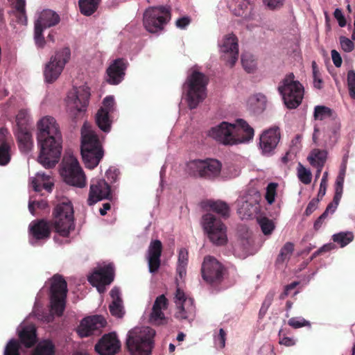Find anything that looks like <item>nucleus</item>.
Instances as JSON below:
<instances>
[{"label": "nucleus", "instance_id": "nucleus-1", "mask_svg": "<svg viewBox=\"0 0 355 355\" xmlns=\"http://www.w3.org/2000/svg\"><path fill=\"white\" fill-rule=\"evenodd\" d=\"M37 141L40 146L39 162L46 168H51L59 162L62 150V135L55 119L43 117L37 123Z\"/></svg>", "mask_w": 355, "mask_h": 355}, {"label": "nucleus", "instance_id": "nucleus-2", "mask_svg": "<svg viewBox=\"0 0 355 355\" xmlns=\"http://www.w3.org/2000/svg\"><path fill=\"white\" fill-rule=\"evenodd\" d=\"M81 155L85 166L90 169L96 167L104 155L98 136L86 123L81 130Z\"/></svg>", "mask_w": 355, "mask_h": 355}, {"label": "nucleus", "instance_id": "nucleus-3", "mask_svg": "<svg viewBox=\"0 0 355 355\" xmlns=\"http://www.w3.org/2000/svg\"><path fill=\"white\" fill-rule=\"evenodd\" d=\"M155 331L150 327H135L130 330L126 347L131 355H150L154 346Z\"/></svg>", "mask_w": 355, "mask_h": 355}, {"label": "nucleus", "instance_id": "nucleus-4", "mask_svg": "<svg viewBox=\"0 0 355 355\" xmlns=\"http://www.w3.org/2000/svg\"><path fill=\"white\" fill-rule=\"evenodd\" d=\"M51 224L55 232L60 236L68 237L75 228L73 208L71 202L65 200L58 203L53 209Z\"/></svg>", "mask_w": 355, "mask_h": 355}, {"label": "nucleus", "instance_id": "nucleus-5", "mask_svg": "<svg viewBox=\"0 0 355 355\" xmlns=\"http://www.w3.org/2000/svg\"><path fill=\"white\" fill-rule=\"evenodd\" d=\"M222 164L216 159H193L186 164L185 172L189 176L213 181L221 173Z\"/></svg>", "mask_w": 355, "mask_h": 355}, {"label": "nucleus", "instance_id": "nucleus-6", "mask_svg": "<svg viewBox=\"0 0 355 355\" xmlns=\"http://www.w3.org/2000/svg\"><path fill=\"white\" fill-rule=\"evenodd\" d=\"M71 58V51L63 47L56 51L44 64V80L47 84L55 83L62 74L66 64Z\"/></svg>", "mask_w": 355, "mask_h": 355}, {"label": "nucleus", "instance_id": "nucleus-7", "mask_svg": "<svg viewBox=\"0 0 355 355\" xmlns=\"http://www.w3.org/2000/svg\"><path fill=\"white\" fill-rule=\"evenodd\" d=\"M50 282L51 308L57 315L61 316L66 305L67 283L63 276L59 274L54 275L51 278Z\"/></svg>", "mask_w": 355, "mask_h": 355}, {"label": "nucleus", "instance_id": "nucleus-8", "mask_svg": "<svg viewBox=\"0 0 355 355\" xmlns=\"http://www.w3.org/2000/svg\"><path fill=\"white\" fill-rule=\"evenodd\" d=\"M202 225L208 239L214 245L222 246L227 243V227L214 214H205Z\"/></svg>", "mask_w": 355, "mask_h": 355}, {"label": "nucleus", "instance_id": "nucleus-9", "mask_svg": "<svg viewBox=\"0 0 355 355\" xmlns=\"http://www.w3.org/2000/svg\"><path fill=\"white\" fill-rule=\"evenodd\" d=\"M203 281L211 287H218L223 281L226 268L214 257L205 256L200 269Z\"/></svg>", "mask_w": 355, "mask_h": 355}, {"label": "nucleus", "instance_id": "nucleus-10", "mask_svg": "<svg viewBox=\"0 0 355 355\" xmlns=\"http://www.w3.org/2000/svg\"><path fill=\"white\" fill-rule=\"evenodd\" d=\"M170 19L171 10L168 7L149 8L144 14V26L149 33H157L164 29Z\"/></svg>", "mask_w": 355, "mask_h": 355}, {"label": "nucleus", "instance_id": "nucleus-11", "mask_svg": "<svg viewBox=\"0 0 355 355\" xmlns=\"http://www.w3.org/2000/svg\"><path fill=\"white\" fill-rule=\"evenodd\" d=\"M61 175L64 181L71 186L83 188L86 185L85 175L78 160L70 157L63 163Z\"/></svg>", "mask_w": 355, "mask_h": 355}, {"label": "nucleus", "instance_id": "nucleus-12", "mask_svg": "<svg viewBox=\"0 0 355 355\" xmlns=\"http://www.w3.org/2000/svg\"><path fill=\"white\" fill-rule=\"evenodd\" d=\"M218 46L222 58L230 67H233L239 57L237 37L234 34H227L220 40Z\"/></svg>", "mask_w": 355, "mask_h": 355}, {"label": "nucleus", "instance_id": "nucleus-13", "mask_svg": "<svg viewBox=\"0 0 355 355\" xmlns=\"http://www.w3.org/2000/svg\"><path fill=\"white\" fill-rule=\"evenodd\" d=\"M281 138L279 127L275 126L265 131L260 136L259 148L265 156H271L274 154Z\"/></svg>", "mask_w": 355, "mask_h": 355}, {"label": "nucleus", "instance_id": "nucleus-14", "mask_svg": "<svg viewBox=\"0 0 355 355\" xmlns=\"http://www.w3.org/2000/svg\"><path fill=\"white\" fill-rule=\"evenodd\" d=\"M51 221L44 218L33 220L28 226L30 242L34 244V242L49 239L51 234Z\"/></svg>", "mask_w": 355, "mask_h": 355}, {"label": "nucleus", "instance_id": "nucleus-15", "mask_svg": "<svg viewBox=\"0 0 355 355\" xmlns=\"http://www.w3.org/2000/svg\"><path fill=\"white\" fill-rule=\"evenodd\" d=\"M121 342L115 332L104 334L94 346L99 355H115L121 349Z\"/></svg>", "mask_w": 355, "mask_h": 355}, {"label": "nucleus", "instance_id": "nucleus-16", "mask_svg": "<svg viewBox=\"0 0 355 355\" xmlns=\"http://www.w3.org/2000/svg\"><path fill=\"white\" fill-rule=\"evenodd\" d=\"M112 197L110 184L103 179L92 180L90 184L87 204L92 206L98 201Z\"/></svg>", "mask_w": 355, "mask_h": 355}, {"label": "nucleus", "instance_id": "nucleus-17", "mask_svg": "<svg viewBox=\"0 0 355 355\" xmlns=\"http://www.w3.org/2000/svg\"><path fill=\"white\" fill-rule=\"evenodd\" d=\"M106 324L105 320L101 315H93L83 318L77 328V333L80 338H85L94 334Z\"/></svg>", "mask_w": 355, "mask_h": 355}, {"label": "nucleus", "instance_id": "nucleus-18", "mask_svg": "<svg viewBox=\"0 0 355 355\" xmlns=\"http://www.w3.org/2000/svg\"><path fill=\"white\" fill-rule=\"evenodd\" d=\"M114 280V268L109 264L95 270L88 277L89 283L96 286L99 292L104 289L105 285L110 284Z\"/></svg>", "mask_w": 355, "mask_h": 355}, {"label": "nucleus", "instance_id": "nucleus-19", "mask_svg": "<svg viewBox=\"0 0 355 355\" xmlns=\"http://www.w3.org/2000/svg\"><path fill=\"white\" fill-rule=\"evenodd\" d=\"M128 62L123 58L113 60L107 69L106 81L112 85H117L124 78Z\"/></svg>", "mask_w": 355, "mask_h": 355}, {"label": "nucleus", "instance_id": "nucleus-20", "mask_svg": "<svg viewBox=\"0 0 355 355\" xmlns=\"http://www.w3.org/2000/svg\"><path fill=\"white\" fill-rule=\"evenodd\" d=\"M234 126L227 122H222L209 131V136L224 145H234L233 133Z\"/></svg>", "mask_w": 355, "mask_h": 355}, {"label": "nucleus", "instance_id": "nucleus-21", "mask_svg": "<svg viewBox=\"0 0 355 355\" xmlns=\"http://www.w3.org/2000/svg\"><path fill=\"white\" fill-rule=\"evenodd\" d=\"M233 125L234 126V131H232L234 145L246 143L253 139L254 129L245 120L239 119Z\"/></svg>", "mask_w": 355, "mask_h": 355}, {"label": "nucleus", "instance_id": "nucleus-22", "mask_svg": "<svg viewBox=\"0 0 355 355\" xmlns=\"http://www.w3.org/2000/svg\"><path fill=\"white\" fill-rule=\"evenodd\" d=\"M89 96V90H71L67 97V106L82 112L87 106Z\"/></svg>", "mask_w": 355, "mask_h": 355}, {"label": "nucleus", "instance_id": "nucleus-23", "mask_svg": "<svg viewBox=\"0 0 355 355\" xmlns=\"http://www.w3.org/2000/svg\"><path fill=\"white\" fill-rule=\"evenodd\" d=\"M162 252V242L159 240L152 241L148 250V268L151 273L156 272L160 267Z\"/></svg>", "mask_w": 355, "mask_h": 355}, {"label": "nucleus", "instance_id": "nucleus-24", "mask_svg": "<svg viewBox=\"0 0 355 355\" xmlns=\"http://www.w3.org/2000/svg\"><path fill=\"white\" fill-rule=\"evenodd\" d=\"M168 300L164 295H160L156 297L150 315V321L153 324H162L166 318L162 310L167 309Z\"/></svg>", "mask_w": 355, "mask_h": 355}, {"label": "nucleus", "instance_id": "nucleus-25", "mask_svg": "<svg viewBox=\"0 0 355 355\" xmlns=\"http://www.w3.org/2000/svg\"><path fill=\"white\" fill-rule=\"evenodd\" d=\"M12 139L6 128H0V165H7L11 159Z\"/></svg>", "mask_w": 355, "mask_h": 355}, {"label": "nucleus", "instance_id": "nucleus-26", "mask_svg": "<svg viewBox=\"0 0 355 355\" xmlns=\"http://www.w3.org/2000/svg\"><path fill=\"white\" fill-rule=\"evenodd\" d=\"M196 316V307L193 300H187L184 302L176 305L175 318L180 321L193 320Z\"/></svg>", "mask_w": 355, "mask_h": 355}, {"label": "nucleus", "instance_id": "nucleus-27", "mask_svg": "<svg viewBox=\"0 0 355 355\" xmlns=\"http://www.w3.org/2000/svg\"><path fill=\"white\" fill-rule=\"evenodd\" d=\"M60 21L59 15L51 10H44L42 11L37 19L35 21V26L46 29L54 26Z\"/></svg>", "mask_w": 355, "mask_h": 355}, {"label": "nucleus", "instance_id": "nucleus-28", "mask_svg": "<svg viewBox=\"0 0 355 355\" xmlns=\"http://www.w3.org/2000/svg\"><path fill=\"white\" fill-rule=\"evenodd\" d=\"M288 109H295L302 103L304 90H279Z\"/></svg>", "mask_w": 355, "mask_h": 355}, {"label": "nucleus", "instance_id": "nucleus-29", "mask_svg": "<svg viewBox=\"0 0 355 355\" xmlns=\"http://www.w3.org/2000/svg\"><path fill=\"white\" fill-rule=\"evenodd\" d=\"M15 134L20 151L24 153H29L33 145L30 129L15 130Z\"/></svg>", "mask_w": 355, "mask_h": 355}, {"label": "nucleus", "instance_id": "nucleus-30", "mask_svg": "<svg viewBox=\"0 0 355 355\" xmlns=\"http://www.w3.org/2000/svg\"><path fill=\"white\" fill-rule=\"evenodd\" d=\"M208 78L203 73L193 71L187 78L185 85L187 89H206Z\"/></svg>", "mask_w": 355, "mask_h": 355}, {"label": "nucleus", "instance_id": "nucleus-31", "mask_svg": "<svg viewBox=\"0 0 355 355\" xmlns=\"http://www.w3.org/2000/svg\"><path fill=\"white\" fill-rule=\"evenodd\" d=\"M248 109L254 114H261L266 109V98L261 94L250 96L247 102Z\"/></svg>", "mask_w": 355, "mask_h": 355}, {"label": "nucleus", "instance_id": "nucleus-32", "mask_svg": "<svg viewBox=\"0 0 355 355\" xmlns=\"http://www.w3.org/2000/svg\"><path fill=\"white\" fill-rule=\"evenodd\" d=\"M19 338L21 344L26 347H33L37 342L36 329L33 326L24 327L19 334Z\"/></svg>", "mask_w": 355, "mask_h": 355}, {"label": "nucleus", "instance_id": "nucleus-33", "mask_svg": "<svg viewBox=\"0 0 355 355\" xmlns=\"http://www.w3.org/2000/svg\"><path fill=\"white\" fill-rule=\"evenodd\" d=\"M190 109L196 108L207 96L206 90H187L184 94Z\"/></svg>", "mask_w": 355, "mask_h": 355}, {"label": "nucleus", "instance_id": "nucleus-34", "mask_svg": "<svg viewBox=\"0 0 355 355\" xmlns=\"http://www.w3.org/2000/svg\"><path fill=\"white\" fill-rule=\"evenodd\" d=\"M96 123L98 127L104 132H109L111 130L112 121L110 119V114L99 109L96 114Z\"/></svg>", "mask_w": 355, "mask_h": 355}, {"label": "nucleus", "instance_id": "nucleus-35", "mask_svg": "<svg viewBox=\"0 0 355 355\" xmlns=\"http://www.w3.org/2000/svg\"><path fill=\"white\" fill-rule=\"evenodd\" d=\"M326 159L327 152L320 149H313L308 157V160L311 165L316 168H322Z\"/></svg>", "mask_w": 355, "mask_h": 355}, {"label": "nucleus", "instance_id": "nucleus-36", "mask_svg": "<svg viewBox=\"0 0 355 355\" xmlns=\"http://www.w3.org/2000/svg\"><path fill=\"white\" fill-rule=\"evenodd\" d=\"M101 0H79L80 12L85 16H90L94 13Z\"/></svg>", "mask_w": 355, "mask_h": 355}, {"label": "nucleus", "instance_id": "nucleus-37", "mask_svg": "<svg viewBox=\"0 0 355 355\" xmlns=\"http://www.w3.org/2000/svg\"><path fill=\"white\" fill-rule=\"evenodd\" d=\"M251 9L252 6L248 0H236L233 12L235 15L245 18L250 14Z\"/></svg>", "mask_w": 355, "mask_h": 355}, {"label": "nucleus", "instance_id": "nucleus-38", "mask_svg": "<svg viewBox=\"0 0 355 355\" xmlns=\"http://www.w3.org/2000/svg\"><path fill=\"white\" fill-rule=\"evenodd\" d=\"M209 207L214 211L219 214L224 218H227L230 216V207L228 205L223 201H211Z\"/></svg>", "mask_w": 355, "mask_h": 355}, {"label": "nucleus", "instance_id": "nucleus-39", "mask_svg": "<svg viewBox=\"0 0 355 355\" xmlns=\"http://www.w3.org/2000/svg\"><path fill=\"white\" fill-rule=\"evenodd\" d=\"M277 89H304L302 84L295 79L293 73L287 74Z\"/></svg>", "mask_w": 355, "mask_h": 355}, {"label": "nucleus", "instance_id": "nucleus-40", "mask_svg": "<svg viewBox=\"0 0 355 355\" xmlns=\"http://www.w3.org/2000/svg\"><path fill=\"white\" fill-rule=\"evenodd\" d=\"M13 3L17 12V21L22 25H26L27 21L25 10L26 0H15Z\"/></svg>", "mask_w": 355, "mask_h": 355}, {"label": "nucleus", "instance_id": "nucleus-41", "mask_svg": "<svg viewBox=\"0 0 355 355\" xmlns=\"http://www.w3.org/2000/svg\"><path fill=\"white\" fill-rule=\"evenodd\" d=\"M332 239L334 242L337 243L341 248H343L353 241L354 234L352 232H341L334 234Z\"/></svg>", "mask_w": 355, "mask_h": 355}, {"label": "nucleus", "instance_id": "nucleus-42", "mask_svg": "<svg viewBox=\"0 0 355 355\" xmlns=\"http://www.w3.org/2000/svg\"><path fill=\"white\" fill-rule=\"evenodd\" d=\"M293 250V243L291 242L286 243L280 250V252L276 259V263L278 264L283 263L285 261L289 259Z\"/></svg>", "mask_w": 355, "mask_h": 355}, {"label": "nucleus", "instance_id": "nucleus-43", "mask_svg": "<svg viewBox=\"0 0 355 355\" xmlns=\"http://www.w3.org/2000/svg\"><path fill=\"white\" fill-rule=\"evenodd\" d=\"M333 110L324 105H316L314 108L313 117L315 120L322 121L333 114Z\"/></svg>", "mask_w": 355, "mask_h": 355}, {"label": "nucleus", "instance_id": "nucleus-44", "mask_svg": "<svg viewBox=\"0 0 355 355\" xmlns=\"http://www.w3.org/2000/svg\"><path fill=\"white\" fill-rule=\"evenodd\" d=\"M16 130L30 129L28 115L26 110H20L16 116Z\"/></svg>", "mask_w": 355, "mask_h": 355}, {"label": "nucleus", "instance_id": "nucleus-45", "mask_svg": "<svg viewBox=\"0 0 355 355\" xmlns=\"http://www.w3.org/2000/svg\"><path fill=\"white\" fill-rule=\"evenodd\" d=\"M297 178L304 184H309L311 182L312 174L310 170L306 168L300 162L297 165Z\"/></svg>", "mask_w": 355, "mask_h": 355}, {"label": "nucleus", "instance_id": "nucleus-46", "mask_svg": "<svg viewBox=\"0 0 355 355\" xmlns=\"http://www.w3.org/2000/svg\"><path fill=\"white\" fill-rule=\"evenodd\" d=\"M258 223L261 227L262 232L265 235L271 234L275 229V224L272 220L266 217L259 218L258 220Z\"/></svg>", "mask_w": 355, "mask_h": 355}, {"label": "nucleus", "instance_id": "nucleus-47", "mask_svg": "<svg viewBox=\"0 0 355 355\" xmlns=\"http://www.w3.org/2000/svg\"><path fill=\"white\" fill-rule=\"evenodd\" d=\"M241 63L244 69L250 73L256 67V62L253 56L248 53H244L241 56Z\"/></svg>", "mask_w": 355, "mask_h": 355}, {"label": "nucleus", "instance_id": "nucleus-48", "mask_svg": "<svg viewBox=\"0 0 355 355\" xmlns=\"http://www.w3.org/2000/svg\"><path fill=\"white\" fill-rule=\"evenodd\" d=\"M20 345L15 339H11L6 345L3 355H20Z\"/></svg>", "mask_w": 355, "mask_h": 355}, {"label": "nucleus", "instance_id": "nucleus-49", "mask_svg": "<svg viewBox=\"0 0 355 355\" xmlns=\"http://www.w3.org/2000/svg\"><path fill=\"white\" fill-rule=\"evenodd\" d=\"M109 309L112 315L119 318H123L125 314L123 302H112L109 306Z\"/></svg>", "mask_w": 355, "mask_h": 355}, {"label": "nucleus", "instance_id": "nucleus-50", "mask_svg": "<svg viewBox=\"0 0 355 355\" xmlns=\"http://www.w3.org/2000/svg\"><path fill=\"white\" fill-rule=\"evenodd\" d=\"M277 187L278 184L275 182L269 183L266 187L265 198L269 205L275 202Z\"/></svg>", "mask_w": 355, "mask_h": 355}, {"label": "nucleus", "instance_id": "nucleus-51", "mask_svg": "<svg viewBox=\"0 0 355 355\" xmlns=\"http://www.w3.org/2000/svg\"><path fill=\"white\" fill-rule=\"evenodd\" d=\"M288 324L293 329L311 327V322L302 317H293L288 320Z\"/></svg>", "mask_w": 355, "mask_h": 355}, {"label": "nucleus", "instance_id": "nucleus-52", "mask_svg": "<svg viewBox=\"0 0 355 355\" xmlns=\"http://www.w3.org/2000/svg\"><path fill=\"white\" fill-rule=\"evenodd\" d=\"M345 177H342V175H338L335 184V194L334 196V199L335 202H340L343 191V184H344Z\"/></svg>", "mask_w": 355, "mask_h": 355}, {"label": "nucleus", "instance_id": "nucleus-53", "mask_svg": "<svg viewBox=\"0 0 355 355\" xmlns=\"http://www.w3.org/2000/svg\"><path fill=\"white\" fill-rule=\"evenodd\" d=\"M103 109L104 112L109 114H112L115 110V101L113 96H106L103 101V105L100 107Z\"/></svg>", "mask_w": 355, "mask_h": 355}, {"label": "nucleus", "instance_id": "nucleus-54", "mask_svg": "<svg viewBox=\"0 0 355 355\" xmlns=\"http://www.w3.org/2000/svg\"><path fill=\"white\" fill-rule=\"evenodd\" d=\"M44 29L35 26L34 40L38 48H43L45 45V39L43 36Z\"/></svg>", "mask_w": 355, "mask_h": 355}, {"label": "nucleus", "instance_id": "nucleus-55", "mask_svg": "<svg viewBox=\"0 0 355 355\" xmlns=\"http://www.w3.org/2000/svg\"><path fill=\"white\" fill-rule=\"evenodd\" d=\"M339 40L340 46L344 51L349 53L353 51L354 44L351 40L345 36H340Z\"/></svg>", "mask_w": 355, "mask_h": 355}, {"label": "nucleus", "instance_id": "nucleus-56", "mask_svg": "<svg viewBox=\"0 0 355 355\" xmlns=\"http://www.w3.org/2000/svg\"><path fill=\"white\" fill-rule=\"evenodd\" d=\"M53 346L48 344L37 348L32 355H53Z\"/></svg>", "mask_w": 355, "mask_h": 355}, {"label": "nucleus", "instance_id": "nucleus-57", "mask_svg": "<svg viewBox=\"0 0 355 355\" xmlns=\"http://www.w3.org/2000/svg\"><path fill=\"white\" fill-rule=\"evenodd\" d=\"M264 5L270 10H278L284 4V0H263Z\"/></svg>", "mask_w": 355, "mask_h": 355}, {"label": "nucleus", "instance_id": "nucleus-58", "mask_svg": "<svg viewBox=\"0 0 355 355\" xmlns=\"http://www.w3.org/2000/svg\"><path fill=\"white\" fill-rule=\"evenodd\" d=\"M187 300H193L190 297H187L185 293L180 288H178L176 290L175 295V305H179L183 302H184Z\"/></svg>", "mask_w": 355, "mask_h": 355}, {"label": "nucleus", "instance_id": "nucleus-59", "mask_svg": "<svg viewBox=\"0 0 355 355\" xmlns=\"http://www.w3.org/2000/svg\"><path fill=\"white\" fill-rule=\"evenodd\" d=\"M338 204L339 202H335L334 199H333V201L327 205L325 211L320 215V216L325 220L327 218L329 213L333 214L335 212Z\"/></svg>", "mask_w": 355, "mask_h": 355}, {"label": "nucleus", "instance_id": "nucleus-60", "mask_svg": "<svg viewBox=\"0 0 355 355\" xmlns=\"http://www.w3.org/2000/svg\"><path fill=\"white\" fill-rule=\"evenodd\" d=\"M320 198H313L308 204L304 214L306 216L311 215L318 207Z\"/></svg>", "mask_w": 355, "mask_h": 355}, {"label": "nucleus", "instance_id": "nucleus-61", "mask_svg": "<svg viewBox=\"0 0 355 355\" xmlns=\"http://www.w3.org/2000/svg\"><path fill=\"white\" fill-rule=\"evenodd\" d=\"M334 16L338 22V24L340 27H344L346 26V20L345 17L343 14V12L340 9L336 8L334 10Z\"/></svg>", "mask_w": 355, "mask_h": 355}, {"label": "nucleus", "instance_id": "nucleus-62", "mask_svg": "<svg viewBox=\"0 0 355 355\" xmlns=\"http://www.w3.org/2000/svg\"><path fill=\"white\" fill-rule=\"evenodd\" d=\"M188 251L186 248H182L179 251L178 254V264L187 265L188 264Z\"/></svg>", "mask_w": 355, "mask_h": 355}, {"label": "nucleus", "instance_id": "nucleus-63", "mask_svg": "<svg viewBox=\"0 0 355 355\" xmlns=\"http://www.w3.org/2000/svg\"><path fill=\"white\" fill-rule=\"evenodd\" d=\"M226 333L223 329H220L218 335L215 338L216 343H218L220 348L225 346Z\"/></svg>", "mask_w": 355, "mask_h": 355}, {"label": "nucleus", "instance_id": "nucleus-64", "mask_svg": "<svg viewBox=\"0 0 355 355\" xmlns=\"http://www.w3.org/2000/svg\"><path fill=\"white\" fill-rule=\"evenodd\" d=\"M191 22V19L188 16L182 17L176 20L175 24L178 28L184 29Z\"/></svg>", "mask_w": 355, "mask_h": 355}]
</instances>
